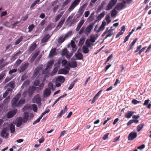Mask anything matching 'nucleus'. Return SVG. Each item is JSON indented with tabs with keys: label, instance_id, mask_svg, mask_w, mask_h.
<instances>
[{
	"label": "nucleus",
	"instance_id": "nucleus-61",
	"mask_svg": "<svg viewBox=\"0 0 151 151\" xmlns=\"http://www.w3.org/2000/svg\"><path fill=\"white\" fill-rule=\"evenodd\" d=\"M76 19L74 18L71 20L69 22L70 26H71L72 24L76 23Z\"/></svg>",
	"mask_w": 151,
	"mask_h": 151
},
{
	"label": "nucleus",
	"instance_id": "nucleus-54",
	"mask_svg": "<svg viewBox=\"0 0 151 151\" xmlns=\"http://www.w3.org/2000/svg\"><path fill=\"white\" fill-rule=\"evenodd\" d=\"M105 19L108 24L109 23L111 22V20L110 19V17L109 14L106 15L105 17Z\"/></svg>",
	"mask_w": 151,
	"mask_h": 151
},
{
	"label": "nucleus",
	"instance_id": "nucleus-34",
	"mask_svg": "<svg viewBox=\"0 0 151 151\" xmlns=\"http://www.w3.org/2000/svg\"><path fill=\"white\" fill-rule=\"evenodd\" d=\"M54 24L50 22L49 23L48 25L45 28L44 30L45 31L48 30H51L52 28V26H53Z\"/></svg>",
	"mask_w": 151,
	"mask_h": 151
},
{
	"label": "nucleus",
	"instance_id": "nucleus-17",
	"mask_svg": "<svg viewBox=\"0 0 151 151\" xmlns=\"http://www.w3.org/2000/svg\"><path fill=\"white\" fill-rule=\"evenodd\" d=\"M68 111V108L66 106H65L63 110H61L60 112L58 114L57 117H60L62 115Z\"/></svg>",
	"mask_w": 151,
	"mask_h": 151
},
{
	"label": "nucleus",
	"instance_id": "nucleus-39",
	"mask_svg": "<svg viewBox=\"0 0 151 151\" xmlns=\"http://www.w3.org/2000/svg\"><path fill=\"white\" fill-rule=\"evenodd\" d=\"M53 63L54 61L52 60L49 62L46 68V69H48L49 68H51L52 66Z\"/></svg>",
	"mask_w": 151,
	"mask_h": 151
},
{
	"label": "nucleus",
	"instance_id": "nucleus-6",
	"mask_svg": "<svg viewBox=\"0 0 151 151\" xmlns=\"http://www.w3.org/2000/svg\"><path fill=\"white\" fill-rule=\"evenodd\" d=\"M17 112V109H14L9 111L6 114V117L8 119H10L13 117Z\"/></svg>",
	"mask_w": 151,
	"mask_h": 151
},
{
	"label": "nucleus",
	"instance_id": "nucleus-18",
	"mask_svg": "<svg viewBox=\"0 0 151 151\" xmlns=\"http://www.w3.org/2000/svg\"><path fill=\"white\" fill-rule=\"evenodd\" d=\"M84 20L83 19L81 20L78 24L76 28V31H78L80 29L84 22Z\"/></svg>",
	"mask_w": 151,
	"mask_h": 151
},
{
	"label": "nucleus",
	"instance_id": "nucleus-50",
	"mask_svg": "<svg viewBox=\"0 0 151 151\" xmlns=\"http://www.w3.org/2000/svg\"><path fill=\"white\" fill-rule=\"evenodd\" d=\"M144 126V124H142L138 125L137 127V130L138 132L140 131L142 129Z\"/></svg>",
	"mask_w": 151,
	"mask_h": 151
},
{
	"label": "nucleus",
	"instance_id": "nucleus-1",
	"mask_svg": "<svg viewBox=\"0 0 151 151\" xmlns=\"http://www.w3.org/2000/svg\"><path fill=\"white\" fill-rule=\"evenodd\" d=\"M20 96V93H18L13 99L11 103L12 106L13 108L20 107L25 103V99H20L18 102Z\"/></svg>",
	"mask_w": 151,
	"mask_h": 151
},
{
	"label": "nucleus",
	"instance_id": "nucleus-53",
	"mask_svg": "<svg viewBox=\"0 0 151 151\" xmlns=\"http://www.w3.org/2000/svg\"><path fill=\"white\" fill-rule=\"evenodd\" d=\"M90 41L89 40V39H87L85 42V44L86 46L87 47H90L91 46V44L90 43Z\"/></svg>",
	"mask_w": 151,
	"mask_h": 151
},
{
	"label": "nucleus",
	"instance_id": "nucleus-48",
	"mask_svg": "<svg viewBox=\"0 0 151 151\" xmlns=\"http://www.w3.org/2000/svg\"><path fill=\"white\" fill-rule=\"evenodd\" d=\"M118 12L114 9H113L111 13V16L112 17H115Z\"/></svg>",
	"mask_w": 151,
	"mask_h": 151
},
{
	"label": "nucleus",
	"instance_id": "nucleus-37",
	"mask_svg": "<svg viewBox=\"0 0 151 151\" xmlns=\"http://www.w3.org/2000/svg\"><path fill=\"white\" fill-rule=\"evenodd\" d=\"M82 51L85 54L87 53L89 51V49L88 48V47H86L85 45L83 46L82 47Z\"/></svg>",
	"mask_w": 151,
	"mask_h": 151
},
{
	"label": "nucleus",
	"instance_id": "nucleus-60",
	"mask_svg": "<svg viewBox=\"0 0 151 151\" xmlns=\"http://www.w3.org/2000/svg\"><path fill=\"white\" fill-rule=\"evenodd\" d=\"M10 98V97L9 96H7L6 97V98L4 100V101H3L4 103V104L8 103L9 101Z\"/></svg>",
	"mask_w": 151,
	"mask_h": 151
},
{
	"label": "nucleus",
	"instance_id": "nucleus-33",
	"mask_svg": "<svg viewBox=\"0 0 151 151\" xmlns=\"http://www.w3.org/2000/svg\"><path fill=\"white\" fill-rule=\"evenodd\" d=\"M12 90L10 88H8L6 91L4 93L3 95V97L4 98H5L8 95L9 92H10L11 93L12 91Z\"/></svg>",
	"mask_w": 151,
	"mask_h": 151
},
{
	"label": "nucleus",
	"instance_id": "nucleus-40",
	"mask_svg": "<svg viewBox=\"0 0 151 151\" xmlns=\"http://www.w3.org/2000/svg\"><path fill=\"white\" fill-rule=\"evenodd\" d=\"M63 14V12H62L60 13V14H58L57 16H56L55 17V22H57L59 20L61 17H62V15Z\"/></svg>",
	"mask_w": 151,
	"mask_h": 151
},
{
	"label": "nucleus",
	"instance_id": "nucleus-3",
	"mask_svg": "<svg viewBox=\"0 0 151 151\" xmlns=\"http://www.w3.org/2000/svg\"><path fill=\"white\" fill-rule=\"evenodd\" d=\"M65 81V78L64 77L62 76H58L56 79L55 84L57 87L60 86L61 83H63Z\"/></svg>",
	"mask_w": 151,
	"mask_h": 151
},
{
	"label": "nucleus",
	"instance_id": "nucleus-46",
	"mask_svg": "<svg viewBox=\"0 0 151 151\" xmlns=\"http://www.w3.org/2000/svg\"><path fill=\"white\" fill-rule=\"evenodd\" d=\"M69 53L68 50L66 48H64L62 51V55L63 56H65L67 53Z\"/></svg>",
	"mask_w": 151,
	"mask_h": 151
},
{
	"label": "nucleus",
	"instance_id": "nucleus-28",
	"mask_svg": "<svg viewBox=\"0 0 151 151\" xmlns=\"http://www.w3.org/2000/svg\"><path fill=\"white\" fill-rule=\"evenodd\" d=\"M84 11V9L82 8H81L80 7L78 12V14L76 15L77 17L78 18L80 17L82 15Z\"/></svg>",
	"mask_w": 151,
	"mask_h": 151
},
{
	"label": "nucleus",
	"instance_id": "nucleus-16",
	"mask_svg": "<svg viewBox=\"0 0 151 151\" xmlns=\"http://www.w3.org/2000/svg\"><path fill=\"white\" fill-rule=\"evenodd\" d=\"M124 6V4L122 3H120L117 4L114 9L117 10H121Z\"/></svg>",
	"mask_w": 151,
	"mask_h": 151
},
{
	"label": "nucleus",
	"instance_id": "nucleus-13",
	"mask_svg": "<svg viewBox=\"0 0 151 151\" xmlns=\"http://www.w3.org/2000/svg\"><path fill=\"white\" fill-rule=\"evenodd\" d=\"M56 50V48H52L50 51L49 55V57L50 58H52L55 55V52Z\"/></svg>",
	"mask_w": 151,
	"mask_h": 151
},
{
	"label": "nucleus",
	"instance_id": "nucleus-49",
	"mask_svg": "<svg viewBox=\"0 0 151 151\" xmlns=\"http://www.w3.org/2000/svg\"><path fill=\"white\" fill-rule=\"evenodd\" d=\"M85 41V39L84 38H82L80 39L78 45L79 46H82L83 45Z\"/></svg>",
	"mask_w": 151,
	"mask_h": 151
},
{
	"label": "nucleus",
	"instance_id": "nucleus-64",
	"mask_svg": "<svg viewBox=\"0 0 151 151\" xmlns=\"http://www.w3.org/2000/svg\"><path fill=\"white\" fill-rule=\"evenodd\" d=\"M140 102V101H138L135 99H133L132 101V103L134 104H136Z\"/></svg>",
	"mask_w": 151,
	"mask_h": 151
},
{
	"label": "nucleus",
	"instance_id": "nucleus-15",
	"mask_svg": "<svg viewBox=\"0 0 151 151\" xmlns=\"http://www.w3.org/2000/svg\"><path fill=\"white\" fill-rule=\"evenodd\" d=\"M51 36L49 34H47L45 35L41 40L42 43H45L47 42V40Z\"/></svg>",
	"mask_w": 151,
	"mask_h": 151
},
{
	"label": "nucleus",
	"instance_id": "nucleus-56",
	"mask_svg": "<svg viewBox=\"0 0 151 151\" xmlns=\"http://www.w3.org/2000/svg\"><path fill=\"white\" fill-rule=\"evenodd\" d=\"M71 0H66L63 3L62 5V7H64L66 6L68 4L70 1Z\"/></svg>",
	"mask_w": 151,
	"mask_h": 151
},
{
	"label": "nucleus",
	"instance_id": "nucleus-42",
	"mask_svg": "<svg viewBox=\"0 0 151 151\" xmlns=\"http://www.w3.org/2000/svg\"><path fill=\"white\" fill-rule=\"evenodd\" d=\"M23 38V36H21L17 40H16V41L15 42V45H17L18 44L21 42Z\"/></svg>",
	"mask_w": 151,
	"mask_h": 151
},
{
	"label": "nucleus",
	"instance_id": "nucleus-26",
	"mask_svg": "<svg viewBox=\"0 0 151 151\" xmlns=\"http://www.w3.org/2000/svg\"><path fill=\"white\" fill-rule=\"evenodd\" d=\"M15 82L14 80L12 81L7 84V86L11 87L10 88L12 90L15 87Z\"/></svg>",
	"mask_w": 151,
	"mask_h": 151
},
{
	"label": "nucleus",
	"instance_id": "nucleus-43",
	"mask_svg": "<svg viewBox=\"0 0 151 151\" xmlns=\"http://www.w3.org/2000/svg\"><path fill=\"white\" fill-rule=\"evenodd\" d=\"M21 53V52L19 51L17 53L13 55L12 56V58L13 59H15L17 58L18 56Z\"/></svg>",
	"mask_w": 151,
	"mask_h": 151
},
{
	"label": "nucleus",
	"instance_id": "nucleus-19",
	"mask_svg": "<svg viewBox=\"0 0 151 151\" xmlns=\"http://www.w3.org/2000/svg\"><path fill=\"white\" fill-rule=\"evenodd\" d=\"M40 53V51H37L32 55L30 60L31 63H32L34 61Z\"/></svg>",
	"mask_w": 151,
	"mask_h": 151
},
{
	"label": "nucleus",
	"instance_id": "nucleus-62",
	"mask_svg": "<svg viewBox=\"0 0 151 151\" xmlns=\"http://www.w3.org/2000/svg\"><path fill=\"white\" fill-rule=\"evenodd\" d=\"M104 28L105 27L101 25L100 27L99 28V29L98 30H96V32L97 33H98L101 30H103L104 29Z\"/></svg>",
	"mask_w": 151,
	"mask_h": 151
},
{
	"label": "nucleus",
	"instance_id": "nucleus-23",
	"mask_svg": "<svg viewBox=\"0 0 151 151\" xmlns=\"http://www.w3.org/2000/svg\"><path fill=\"white\" fill-rule=\"evenodd\" d=\"M22 122H23V118L20 117L19 118L17 122L16 126L17 127H19L22 124Z\"/></svg>",
	"mask_w": 151,
	"mask_h": 151
},
{
	"label": "nucleus",
	"instance_id": "nucleus-57",
	"mask_svg": "<svg viewBox=\"0 0 151 151\" xmlns=\"http://www.w3.org/2000/svg\"><path fill=\"white\" fill-rule=\"evenodd\" d=\"M72 34V32L71 31H69L67 34H65L64 37L65 39H66L69 37L70 36V35Z\"/></svg>",
	"mask_w": 151,
	"mask_h": 151
},
{
	"label": "nucleus",
	"instance_id": "nucleus-21",
	"mask_svg": "<svg viewBox=\"0 0 151 151\" xmlns=\"http://www.w3.org/2000/svg\"><path fill=\"white\" fill-rule=\"evenodd\" d=\"M106 4V1H103L101 3V5L99 6L97 9V12H100L101 10L104 8L105 5Z\"/></svg>",
	"mask_w": 151,
	"mask_h": 151
},
{
	"label": "nucleus",
	"instance_id": "nucleus-38",
	"mask_svg": "<svg viewBox=\"0 0 151 151\" xmlns=\"http://www.w3.org/2000/svg\"><path fill=\"white\" fill-rule=\"evenodd\" d=\"M58 72L60 74H64L67 73L68 71L65 68H62L59 70Z\"/></svg>",
	"mask_w": 151,
	"mask_h": 151
},
{
	"label": "nucleus",
	"instance_id": "nucleus-45",
	"mask_svg": "<svg viewBox=\"0 0 151 151\" xmlns=\"http://www.w3.org/2000/svg\"><path fill=\"white\" fill-rule=\"evenodd\" d=\"M29 83V80H27L25 81L24 83L22 84L21 88L23 89L25 87H26L28 85Z\"/></svg>",
	"mask_w": 151,
	"mask_h": 151
},
{
	"label": "nucleus",
	"instance_id": "nucleus-59",
	"mask_svg": "<svg viewBox=\"0 0 151 151\" xmlns=\"http://www.w3.org/2000/svg\"><path fill=\"white\" fill-rule=\"evenodd\" d=\"M76 81H73V82L70 84L69 86V87L68 88V89L69 90H70L73 87L75 83H76Z\"/></svg>",
	"mask_w": 151,
	"mask_h": 151
},
{
	"label": "nucleus",
	"instance_id": "nucleus-41",
	"mask_svg": "<svg viewBox=\"0 0 151 151\" xmlns=\"http://www.w3.org/2000/svg\"><path fill=\"white\" fill-rule=\"evenodd\" d=\"M10 130L11 133H14L15 131V125L13 124H11L10 127Z\"/></svg>",
	"mask_w": 151,
	"mask_h": 151
},
{
	"label": "nucleus",
	"instance_id": "nucleus-52",
	"mask_svg": "<svg viewBox=\"0 0 151 151\" xmlns=\"http://www.w3.org/2000/svg\"><path fill=\"white\" fill-rule=\"evenodd\" d=\"M35 27L34 25L32 24L31 25H30L28 27L29 29L28 32H30L32 31L34 28Z\"/></svg>",
	"mask_w": 151,
	"mask_h": 151
},
{
	"label": "nucleus",
	"instance_id": "nucleus-24",
	"mask_svg": "<svg viewBox=\"0 0 151 151\" xmlns=\"http://www.w3.org/2000/svg\"><path fill=\"white\" fill-rule=\"evenodd\" d=\"M40 69L39 68H36L35 70V73L33 75V77L34 78L38 77V76L40 74Z\"/></svg>",
	"mask_w": 151,
	"mask_h": 151
},
{
	"label": "nucleus",
	"instance_id": "nucleus-35",
	"mask_svg": "<svg viewBox=\"0 0 151 151\" xmlns=\"http://www.w3.org/2000/svg\"><path fill=\"white\" fill-rule=\"evenodd\" d=\"M137 39V38H136L133 40L132 42L130 45L129 46V48L128 50V51L129 50H131L132 49L133 46L136 42Z\"/></svg>",
	"mask_w": 151,
	"mask_h": 151
},
{
	"label": "nucleus",
	"instance_id": "nucleus-10",
	"mask_svg": "<svg viewBox=\"0 0 151 151\" xmlns=\"http://www.w3.org/2000/svg\"><path fill=\"white\" fill-rule=\"evenodd\" d=\"M51 93V88L50 87H48L46 88L44 92L43 96L46 97L49 96Z\"/></svg>",
	"mask_w": 151,
	"mask_h": 151
},
{
	"label": "nucleus",
	"instance_id": "nucleus-51",
	"mask_svg": "<svg viewBox=\"0 0 151 151\" xmlns=\"http://www.w3.org/2000/svg\"><path fill=\"white\" fill-rule=\"evenodd\" d=\"M6 75V72L4 71H2L0 74V81Z\"/></svg>",
	"mask_w": 151,
	"mask_h": 151
},
{
	"label": "nucleus",
	"instance_id": "nucleus-31",
	"mask_svg": "<svg viewBox=\"0 0 151 151\" xmlns=\"http://www.w3.org/2000/svg\"><path fill=\"white\" fill-rule=\"evenodd\" d=\"M65 18H63V19H62L59 22L58 24L57 25L56 27V28H57L58 27H59L58 29H60L63 25L64 24V23L65 21Z\"/></svg>",
	"mask_w": 151,
	"mask_h": 151
},
{
	"label": "nucleus",
	"instance_id": "nucleus-25",
	"mask_svg": "<svg viewBox=\"0 0 151 151\" xmlns=\"http://www.w3.org/2000/svg\"><path fill=\"white\" fill-rule=\"evenodd\" d=\"M35 90V87L33 86L32 88H29L28 91V92L29 93V96H31L34 93V91Z\"/></svg>",
	"mask_w": 151,
	"mask_h": 151
},
{
	"label": "nucleus",
	"instance_id": "nucleus-63",
	"mask_svg": "<svg viewBox=\"0 0 151 151\" xmlns=\"http://www.w3.org/2000/svg\"><path fill=\"white\" fill-rule=\"evenodd\" d=\"M12 78L13 77H7L5 79L4 81V82L5 83H7L9 81H10Z\"/></svg>",
	"mask_w": 151,
	"mask_h": 151
},
{
	"label": "nucleus",
	"instance_id": "nucleus-5",
	"mask_svg": "<svg viewBox=\"0 0 151 151\" xmlns=\"http://www.w3.org/2000/svg\"><path fill=\"white\" fill-rule=\"evenodd\" d=\"M81 1V0H75L71 4L68 9V10L71 12L77 6Z\"/></svg>",
	"mask_w": 151,
	"mask_h": 151
},
{
	"label": "nucleus",
	"instance_id": "nucleus-22",
	"mask_svg": "<svg viewBox=\"0 0 151 151\" xmlns=\"http://www.w3.org/2000/svg\"><path fill=\"white\" fill-rule=\"evenodd\" d=\"M74 56L77 58L76 60H81L83 58V56L81 52H78L75 54Z\"/></svg>",
	"mask_w": 151,
	"mask_h": 151
},
{
	"label": "nucleus",
	"instance_id": "nucleus-55",
	"mask_svg": "<svg viewBox=\"0 0 151 151\" xmlns=\"http://www.w3.org/2000/svg\"><path fill=\"white\" fill-rule=\"evenodd\" d=\"M22 61L20 59L17 60L14 64V66L17 67L19 66L22 62Z\"/></svg>",
	"mask_w": 151,
	"mask_h": 151
},
{
	"label": "nucleus",
	"instance_id": "nucleus-2",
	"mask_svg": "<svg viewBox=\"0 0 151 151\" xmlns=\"http://www.w3.org/2000/svg\"><path fill=\"white\" fill-rule=\"evenodd\" d=\"M114 30V29H110L108 30L107 29H106L104 32L102 34L101 37H104L106 34V36L104 38L103 40V42L104 40L106 39L108 37H111L114 34V32H113V31Z\"/></svg>",
	"mask_w": 151,
	"mask_h": 151
},
{
	"label": "nucleus",
	"instance_id": "nucleus-11",
	"mask_svg": "<svg viewBox=\"0 0 151 151\" xmlns=\"http://www.w3.org/2000/svg\"><path fill=\"white\" fill-rule=\"evenodd\" d=\"M94 24V23H92L87 27L85 30L86 33L89 34L90 33L93 28Z\"/></svg>",
	"mask_w": 151,
	"mask_h": 151
},
{
	"label": "nucleus",
	"instance_id": "nucleus-7",
	"mask_svg": "<svg viewBox=\"0 0 151 151\" xmlns=\"http://www.w3.org/2000/svg\"><path fill=\"white\" fill-rule=\"evenodd\" d=\"M29 65V63L28 62L22 64L19 67V72L21 73L24 72L28 68Z\"/></svg>",
	"mask_w": 151,
	"mask_h": 151
},
{
	"label": "nucleus",
	"instance_id": "nucleus-12",
	"mask_svg": "<svg viewBox=\"0 0 151 151\" xmlns=\"http://www.w3.org/2000/svg\"><path fill=\"white\" fill-rule=\"evenodd\" d=\"M7 129L6 128H4L3 129L1 134V136L3 137H5L6 138L8 137L9 134L6 133Z\"/></svg>",
	"mask_w": 151,
	"mask_h": 151
},
{
	"label": "nucleus",
	"instance_id": "nucleus-20",
	"mask_svg": "<svg viewBox=\"0 0 151 151\" xmlns=\"http://www.w3.org/2000/svg\"><path fill=\"white\" fill-rule=\"evenodd\" d=\"M98 37V36L97 35H91L90 36L89 40H90L91 42L94 43L95 42Z\"/></svg>",
	"mask_w": 151,
	"mask_h": 151
},
{
	"label": "nucleus",
	"instance_id": "nucleus-14",
	"mask_svg": "<svg viewBox=\"0 0 151 151\" xmlns=\"http://www.w3.org/2000/svg\"><path fill=\"white\" fill-rule=\"evenodd\" d=\"M37 45L36 43H33L31 44L29 46V47L28 49L29 52L31 53L36 48Z\"/></svg>",
	"mask_w": 151,
	"mask_h": 151
},
{
	"label": "nucleus",
	"instance_id": "nucleus-8",
	"mask_svg": "<svg viewBox=\"0 0 151 151\" xmlns=\"http://www.w3.org/2000/svg\"><path fill=\"white\" fill-rule=\"evenodd\" d=\"M32 102L34 103H36L37 104H41V98L40 95L37 94L32 99Z\"/></svg>",
	"mask_w": 151,
	"mask_h": 151
},
{
	"label": "nucleus",
	"instance_id": "nucleus-30",
	"mask_svg": "<svg viewBox=\"0 0 151 151\" xmlns=\"http://www.w3.org/2000/svg\"><path fill=\"white\" fill-rule=\"evenodd\" d=\"M28 113L27 112H25L24 113V117L23 118V122L24 123L27 122L29 118Z\"/></svg>",
	"mask_w": 151,
	"mask_h": 151
},
{
	"label": "nucleus",
	"instance_id": "nucleus-4",
	"mask_svg": "<svg viewBox=\"0 0 151 151\" xmlns=\"http://www.w3.org/2000/svg\"><path fill=\"white\" fill-rule=\"evenodd\" d=\"M117 0H111L107 5L105 10H109L116 4Z\"/></svg>",
	"mask_w": 151,
	"mask_h": 151
},
{
	"label": "nucleus",
	"instance_id": "nucleus-44",
	"mask_svg": "<svg viewBox=\"0 0 151 151\" xmlns=\"http://www.w3.org/2000/svg\"><path fill=\"white\" fill-rule=\"evenodd\" d=\"M58 71L57 68H54L53 71L51 73H49V74L50 76H52L55 74Z\"/></svg>",
	"mask_w": 151,
	"mask_h": 151
},
{
	"label": "nucleus",
	"instance_id": "nucleus-47",
	"mask_svg": "<svg viewBox=\"0 0 151 151\" xmlns=\"http://www.w3.org/2000/svg\"><path fill=\"white\" fill-rule=\"evenodd\" d=\"M65 39L63 36H60L58 39V42L59 43H62L65 40Z\"/></svg>",
	"mask_w": 151,
	"mask_h": 151
},
{
	"label": "nucleus",
	"instance_id": "nucleus-32",
	"mask_svg": "<svg viewBox=\"0 0 151 151\" xmlns=\"http://www.w3.org/2000/svg\"><path fill=\"white\" fill-rule=\"evenodd\" d=\"M134 112L133 111H128L125 114V117L127 118H129L134 113Z\"/></svg>",
	"mask_w": 151,
	"mask_h": 151
},
{
	"label": "nucleus",
	"instance_id": "nucleus-29",
	"mask_svg": "<svg viewBox=\"0 0 151 151\" xmlns=\"http://www.w3.org/2000/svg\"><path fill=\"white\" fill-rule=\"evenodd\" d=\"M68 65L71 68H75L77 67V63L76 61L71 62L68 63Z\"/></svg>",
	"mask_w": 151,
	"mask_h": 151
},
{
	"label": "nucleus",
	"instance_id": "nucleus-9",
	"mask_svg": "<svg viewBox=\"0 0 151 151\" xmlns=\"http://www.w3.org/2000/svg\"><path fill=\"white\" fill-rule=\"evenodd\" d=\"M137 136L136 132H131L128 135V138L129 140H132L136 138Z\"/></svg>",
	"mask_w": 151,
	"mask_h": 151
},
{
	"label": "nucleus",
	"instance_id": "nucleus-36",
	"mask_svg": "<svg viewBox=\"0 0 151 151\" xmlns=\"http://www.w3.org/2000/svg\"><path fill=\"white\" fill-rule=\"evenodd\" d=\"M105 12L103 11L102 13L100 14L97 17V19L98 20H100L104 16Z\"/></svg>",
	"mask_w": 151,
	"mask_h": 151
},
{
	"label": "nucleus",
	"instance_id": "nucleus-58",
	"mask_svg": "<svg viewBox=\"0 0 151 151\" xmlns=\"http://www.w3.org/2000/svg\"><path fill=\"white\" fill-rule=\"evenodd\" d=\"M32 106L33 111L35 112H37V105L35 104H33L32 105Z\"/></svg>",
	"mask_w": 151,
	"mask_h": 151
},
{
	"label": "nucleus",
	"instance_id": "nucleus-27",
	"mask_svg": "<svg viewBox=\"0 0 151 151\" xmlns=\"http://www.w3.org/2000/svg\"><path fill=\"white\" fill-rule=\"evenodd\" d=\"M71 47H72L73 52H75L77 50V47L75 44V42L73 41H71L70 42Z\"/></svg>",
	"mask_w": 151,
	"mask_h": 151
}]
</instances>
